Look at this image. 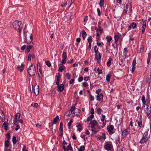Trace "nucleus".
<instances>
[{
	"label": "nucleus",
	"instance_id": "f257e3e1",
	"mask_svg": "<svg viewBox=\"0 0 151 151\" xmlns=\"http://www.w3.org/2000/svg\"><path fill=\"white\" fill-rule=\"evenodd\" d=\"M12 25L14 29L19 33H21L22 28V23L20 21L16 20L14 22Z\"/></svg>",
	"mask_w": 151,
	"mask_h": 151
},
{
	"label": "nucleus",
	"instance_id": "f03ea898",
	"mask_svg": "<svg viewBox=\"0 0 151 151\" xmlns=\"http://www.w3.org/2000/svg\"><path fill=\"white\" fill-rule=\"evenodd\" d=\"M24 42L27 43H30L33 40V37L31 33L27 32L24 33Z\"/></svg>",
	"mask_w": 151,
	"mask_h": 151
},
{
	"label": "nucleus",
	"instance_id": "7ed1b4c3",
	"mask_svg": "<svg viewBox=\"0 0 151 151\" xmlns=\"http://www.w3.org/2000/svg\"><path fill=\"white\" fill-rule=\"evenodd\" d=\"M91 128L92 129V131L96 133L97 132V129L100 128V126L98 125L97 122L94 120L90 121Z\"/></svg>",
	"mask_w": 151,
	"mask_h": 151
},
{
	"label": "nucleus",
	"instance_id": "20e7f679",
	"mask_svg": "<svg viewBox=\"0 0 151 151\" xmlns=\"http://www.w3.org/2000/svg\"><path fill=\"white\" fill-rule=\"evenodd\" d=\"M137 131V129L134 127H133L132 130H131L130 128L129 127L123 131L122 135L124 137H125L129 133H130L131 134H132L135 133Z\"/></svg>",
	"mask_w": 151,
	"mask_h": 151
},
{
	"label": "nucleus",
	"instance_id": "39448f33",
	"mask_svg": "<svg viewBox=\"0 0 151 151\" xmlns=\"http://www.w3.org/2000/svg\"><path fill=\"white\" fill-rule=\"evenodd\" d=\"M28 72L30 76H35L36 73L35 65L32 64L29 68L28 69Z\"/></svg>",
	"mask_w": 151,
	"mask_h": 151
},
{
	"label": "nucleus",
	"instance_id": "423d86ee",
	"mask_svg": "<svg viewBox=\"0 0 151 151\" xmlns=\"http://www.w3.org/2000/svg\"><path fill=\"white\" fill-rule=\"evenodd\" d=\"M126 8L124 10L125 14H130L132 12V6L130 3H127L126 5Z\"/></svg>",
	"mask_w": 151,
	"mask_h": 151
},
{
	"label": "nucleus",
	"instance_id": "0eeeda50",
	"mask_svg": "<svg viewBox=\"0 0 151 151\" xmlns=\"http://www.w3.org/2000/svg\"><path fill=\"white\" fill-rule=\"evenodd\" d=\"M148 132H145L143 134L142 137L139 142L141 144L146 143L148 141Z\"/></svg>",
	"mask_w": 151,
	"mask_h": 151
},
{
	"label": "nucleus",
	"instance_id": "6e6552de",
	"mask_svg": "<svg viewBox=\"0 0 151 151\" xmlns=\"http://www.w3.org/2000/svg\"><path fill=\"white\" fill-rule=\"evenodd\" d=\"M104 149L108 151H110L113 148L112 143L110 142H107L105 143L104 146Z\"/></svg>",
	"mask_w": 151,
	"mask_h": 151
},
{
	"label": "nucleus",
	"instance_id": "1a4fd4ad",
	"mask_svg": "<svg viewBox=\"0 0 151 151\" xmlns=\"http://www.w3.org/2000/svg\"><path fill=\"white\" fill-rule=\"evenodd\" d=\"M107 129L109 134L111 135L113 134L115 131V129L113 125H109L107 127Z\"/></svg>",
	"mask_w": 151,
	"mask_h": 151
},
{
	"label": "nucleus",
	"instance_id": "9d476101",
	"mask_svg": "<svg viewBox=\"0 0 151 151\" xmlns=\"http://www.w3.org/2000/svg\"><path fill=\"white\" fill-rule=\"evenodd\" d=\"M32 91L34 92L36 95H38L39 91V86L35 85L33 87L32 86Z\"/></svg>",
	"mask_w": 151,
	"mask_h": 151
},
{
	"label": "nucleus",
	"instance_id": "9b49d317",
	"mask_svg": "<svg viewBox=\"0 0 151 151\" xmlns=\"http://www.w3.org/2000/svg\"><path fill=\"white\" fill-rule=\"evenodd\" d=\"M38 65V68L37 69V71L38 73V75L39 76L40 78H42V70L41 69V68L40 66V64L39 63H38L37 64Z\"/></svg>",
	"mask_w": 151,
	"mask_h": 151
},
{
	"label": "nucleus",
	"instance_id": "f8f14e48",
	"mask_svg": "<svg viewBox=\"0 0 151 151\" xmlns=\"http://www.w3.org/2000/svg\"><path fill=\"white\" fill-rule=\"evenodd\" d=\"M61 77V75L60 73H57L55 76V78L56 79V85H58Z\"/></svg>",
	"mask_w": 151,
	"mask_h": 151
},
{
	"label": "nucleus",
	"instance_id": "ddd939ff",
	"mask_svg": "<svg viewBox=\"0 0 151 151\" xmlns=\"http://www.w3.org/2000/svg\"><path fill=\"white\" fill-rule=\"evenodd\" d=\"M114 43H116L118 42L121 34L118 32L117 33H114Z\"/></svg>",
	"mask_w": 151,
	"mask_h": 151
},
{
	"label": "nucleus",
	"instance_id": "4468645a",
	"mask_svg": "<svg viewBox=\"0 0 151 151\" xmlns=\"http://www.w3.org/2000/svg\"><path fill=\"white\" fill-rule=\"evenodd\" d=\"M142 21L143 22V24L142 26V34H143L145 32V29L146 27V25L147 23V20H144L143 19H142Z\"/></svg>",
	"mask_w": 151,
	"mask_h": 151
},
{
	"label": "nucleus",
	"instance_id": "2eb2a0df",
	"mask_svg": "<svg viewBox=\"0 0 151 151\" xmlns=\"http://www.w3.org/2000/svg\"><path fill=\"white\" fill-rule=\"evenodd\" d=\"M57 85L58 86L57 90L58 92H62L64 89V85L63 84H62L60 85H59V84L58 85Z\"/></svg>",
	"mask_w": 151,
	"mask_h": 151
},
{
	"label": "nucleus",
	"instance_id": "dca6fc26",
	"mask_svg": "<svg viewBox=\"0 0 151 151\" xmlns=\"http://www.w3.org/2000/svg\"><path fill=\"white\" fill-rule=\"evenodd\" d=\"M103 94L101 93L100 94L97 95L96 96V99L100 102H101L103 101Z\"/></svg>",
	"mask_w": 151,
	"mask_h": 151
},
{
	"label": "nucleus",
	"instance_id": "f3484780",
	"mask_svg": "<svg viewBox=\"0 0 151 151\" xmlns=\"http://www.w3.org/2000/svg\"><path fill=\"white\" fill-rule=\"evenodd\" d=\"M137 24L136 23L132 22L130 24L128 27V30H130L132 29H134L137 27Z\"/></svg>",
	"mask_w": 151,
	"mask_h": 151
},
{
	"label": "nucleus",
	"instance_id": "a211bd4d",
	"mask_svg": "<svg viewBox=\"0 0 151 151\" xmlns=\"http://www.w3.org/2000/svg\"><path fill=\"white\" fill-rule=\"evenodd\" d=\"M106 138V134L105 133H103L102 135H99L97 137V139L100 140L102 139H105Z\"/></svg>",
	"mask_w": 151,
	"mask_h": 151
},
{
	"label": "nucleus",
	"instance_id": "6ab92c4d",
	"mask_svg": "<svg viewBox=\"0 0 151 151\" xmlns=\"http://www.w3.org/2000/svg\"><path fill=\"white\" fill-rule=\"evenodd\" d=\"M87 40L88 42L89 43V45L88 46V48L89 50H90L91 49V44L92 42V38L91 36H89L88 37Z\"/></svg>",
	"mask_w": 151,
	"mask_h": 151
},
{
	"label": "nucleus",
	"instance_id": "aec40b11",
	"mask_svg": "<svg viewBox=\"0 0 151 151\" xmlns=\"http://www.w3.org/2000/svg\"><path fill=\"white\" fill-rule=\"evenodd\" d=\"M24 65L22 64L21 65H18L17 66L18 70L20 72H22L24 69Z\"/></svg>",
	"mask_w": 151,
	"mask_h": 151
},
{
	"label": "nucleus",
	"instance_id": "412c9836",
	"mask_svg": "<svg viewBox=\"0 0 151 151\" xmlns=\"http://www.w3.org/2000/svg\"><path fill=\"white\" fill-rule=\"evenodd\" d=\"M101 54L100 53H98L95 55V57L97 60L98 61H100L101 58Z\"/></svg>",
	"mask_w": 151,
	"mask_h": 151
},
{
	"label": "nucleus",
	"instance_id": "4be33fe9",
	"mask_svg": "<svg viewBox=\"0 0 151 151\" xmlns=\"http://www.w3.org/2000/svg\"><path fill=\"white\" fill-rule=\"evenodd\" d=\"M105 118V116L104 115H102V118L101 119V121L102 122H103L102 124L103 125V126H102L103 127L106 125V121H104Z\"/></svg>",
	"mask_w": 151,
	"mask_h": 151
},
{
	"label": "nucleus",
	"instance_id": "5701e85b",
	"mask_svg": "<svg viewBox=\"0 0 151 151\" xmlns=\"http://www.w3.org/2000/svg\"><path fill=\"white\" fill-rule=\"evenodd\" d=\"M135 126H137V124L138 126L139 127H141L142 125V122H139L138 120H137L135 121Z\"/></svg>",
	"mask_w": 151,
	"mask_h": 151
},
{
	"label": "nucleus",
	"instance_id": "b1692460",
	"mask_svg": "<svg viewBox=\"0 0 151 151\" xmlns=\"http://www.w3.org/2000/svg\"><path fill=\"white\" fill-rule=\"evenodd\" d=\"M15 116L16 117V120L14 123L16 125L17 121L19 120L20 118V114H16Z\"/></svg>",
	"mask_w": 151,
	"mask_h": 151
},
{
	"label": "nucleus",
	"instance_id": "393cba45",
	"mask_svg": "<svg viewBox=\"0 0 151 151\" xmlns=\"http://www.w3.org/2000/svg\"><path fill=\"white\" fill-rule=\"evenodd\" d=\"M35 56L33 54H29L28 56V60L31 61V58L34 59L35 58Z\"/></svg>",
	"mask_w": 151,
	"mask_h": 151
},
{
	"label": "nucleus",
	"instance_id": "a878e982",
	"mask_svg": "<svg viewBox=\"0 0 151 151\" xmlns=\"http://www.w3.org/2000/svg\"><path fill=\"white\" fill-rule=\"evenodd\" d=\"M59 117L58 116H56L53 119V123L54 124H56L58 122V121L59 120Z\"/></svg>",
	"mask_w": 151,
	"mask_h": 151
},
{
	"label": "nucleus",
	"instance_id": "bb28decb",
	"mask_svg": "<svg viewBox=\"0 0 151 151\" xmlns=\"http://www.w3.org/2000/svg\"><path fill=\"white\" fill-rule=\"evenodd\" d=\"M82 34L83 38V40H84L87 35L86 33L84 30H83L82 31Z\"/></svg>",
	"mask_w": 151,
	"mask_h": 151
},
{
	"label": "nucleus",
	"instance_id": "cd10ccee",
	"mask_svg": "<svg viewBox=\"0 0 151 151\" xmlns=\"http://www.w3.org/2000/svg\"><path fill=\"white\" fill-rule=\"evenodd\" d=\"M141 100L143 105L146 104V99L145 96L144 95H142L141 97Z\"/></svg>",
	"mask_w": 151,
	"mask_h": 151
},
{
	"label": "nucleus",
	"instance_id": "c85d7f7f",
	"mask_svg": "<svg viewBox=\"0 0 151 151\" xmlns=\"http://www.w3.org/2000/svg\"><path fill=\"white\" fill-rule=\"evenodd\" d=\"M74 5V4L73 2L69 4L68 7L66 9H70L72 10L73 8Z\"/></svg>",
	"mask_w": 151,
	"mask_h": 151
},
{
	"label": "nucleus",
	"instance_id": "c756f323",
	"mask_svg": "<svg viewBox=\"0 0 151 151\" xmlns=\"http://www.w3.org/2000/svg\"><path fill=\"white\" fill-rule=\"evenodd\" d=\"M112 60V59L111 58H109L106 63L107 65L108 66H110L111 63V62Z\"/></svg>",
	"mask_w": 151,
	"mask_h": 151
},
{
	"label": "nucleus",
	"instance_id": "7c9ffc66",
	"mask_svg": "<svg viewBox=\"0 0 151 151\" xmlns=\"http://www.w3.org/2000/svg\"><path fill=\"white\" fill-rule=\"evenodd\" d=\"M65 68V66L63 65H61L59 68L58 71L59 72H62Z\"/></svg>",
	"mask_w": 151,
	"mask_h": 151
},
{
	"label": "nucleus",
	"instance_id": "2f4dec72",
	"mask_svg": "<svg viewBox=\"0 0 151 151\" xmlns=\"http://www.w3.org/2000/svg\"><path fill=\"white\" fill-rule=\"evenodd\" d=\"M8 123L6 122H4L3 124V126L4 127V129L6 130L8 129Z\"/></svg>",
	"mask_w": 151,
	"mask_h": 151
},
{
	"label": "nucleus",
	"instance_id": "473e14b6",
	"mask_svg": "<svg viewBox=\"0 0 151 151\" xmlns=\"http://www.w3.org/2000/svg\"><path fill=\"white\" fill-rule=\"evenodd\" d=\"M111 76V73H109L108 74L106 77V80L108 82H109L110 81V78Z\"/></svg>",
	"mask_w": 151,
	"mask_h": 151
},
{
	"label": "nucleus",
	"instance_id": "72a5a7b5",
	"mask_svg": "<svg viewBox=\"0 0 151 151\" xmlns=\"http://www.w3.org/2000/svg\"><path fill=\"white\" fill-rule=\"evenodd\" d=\"M94 70L95 71H97L98 72V75H99L102 73V70L100 69L99 68H95Z\"/></svg>",
	"mask_w": 151,
	"mask_h": 151
},
{
	"label": "nucleus",
	"instance_id": "f704fd0d",
	"mask_svg": "<svg viewBox=\"0 0 151 151\" xmlns=\"http://www.w3.org/2000/svg\"><path fill=\"white\" fill-rule=\"evenodd\" d=\"M9 145V141L8 140H6L4 142V146L5 147H8Z\"/></svg>",
	"mask_w": 151,
	"mask_h": 151
},
{
	"label": "nucleus",
	"instance_id": "c9c22d12",
	"mask_svg": "<svg viewBox=\"0 0 151 151\" xmlns=\"http://www.w3.org/2000/svg\"><path fill=\"white\" fill-rule=\"evenodd\" d=\"M94 117V115H90L87 119V121L89 122Z\"/></svg>",
	"mask_w": 151,
	"mask_h": 151
},
{
	"label": "nucleus",
	"instance_id": "e433bc0d",
	"mask_svg": "<svg viewBox=\"0 0 151 151\" xmlns=\"http://www.w3.org/2000/svg\"><path fill=\"white\" fill-rule=\"evenodd\" d=\"M67 54L66 52L65 51H63L62 54V58L63 59H67Z\"/></svg>",
	"mask_w": 151,
	"mask_h": 151
},
{
	"label": "nucleus",
	"instance_id": "4c0bfd02",
	"mask_svg": "<svg viewBox=\"0 0 151 151\" xmlns=\"http://www.w3.org/2000/svg\"><path fill=\"white\" fill-rule=\"evenodd\" d=\"M144 47L143 45H141L139 48V52L141 53L144 51Z\"/></svg>",
	"mask_w": 151,
	"mask_h": 151
},
{
	"label": "nucleus",
	"instance_id": "58836bf2",
	"mask_svg": "<svg viewBox=\"0 0 151 151\" xmlns=\"http://www.w3.org/2000/svg\"><path fill=\"white\" fill-rule=\"evenodd\" d=\"M73 122V119H72L70 120V122H68V127L69 129H70V126Z\"/></svg>",
	"mask_w": 151,
	"mask_h": 151
},
{
	"label": "nucleus",
	"instance_id": "ea45409f",
	"mask_svg": "<svg viewBox=\"0 0 151 151\" xmlns=\"http://www.w3.org/2000/svg\"><path fill=\"white\" fill-rule=\"evenodd\" d=\"M77 127L78 128V131L79 132H81L82 130V127L80 124H78Z\"/></svg>",
	"mask_w": 151,
	"mask_h": 151
},
{
	"label": "nucleus",
	"instance_id": "a19ab883",
	"mask_svg": "<svg viewBox=\"0 0 151 151\" xmlns=\"http://www.w3.org/2000/svg\"><path fill=\"white\" fill-rule=\"evenodd\" d=\"M103 29L101 27H99V28L96 30L97 32L98 33L101 34L103 31Z\"/></svg>",
	"mask_w": 151,
	"mask_h": 151
},
{
	"label": "nucleus",
	"instance_id": "79ce46f5",
	"mask_svg": "<svg viewBox=\"0 0 151 151\" xmlns=\"http://www.w3.org/2000/svg\"><path fill=\"white\" fill-rule=\"evenodd\" d=\"M12 140L13 144H15L17 142L16 137L14 136H13L12 137Z\"/></svg>",
	"mask_w": 151,
	"mask_h": 151
},
{
	"label": "nucleus",
	"instance_id": "37998d69",
	"mask_svg": "<svg viewBox=\"0 0 151 151\" xmlns=\"http://www.w3.org/2000/svg\"><path fill=\"white\" fill-rule=\"evenodd\" d=\"M128 52V51L127 48H125L124 49L123 53L125 56H126Z\"/></svg>",
	"mask_w": 151,
	"mask_h": 151
},
{
	"label": "nucleus",
	"instance_id": "c03bdc74",
	"mask_svg": "<svg viewBox=\"0 0 151 151\" xmlns=\"http://www.w3.org/2000/svg\"><path fill=\"white\" fill-rule=\"evenodd\" d=\"M112 37L111 36H107L106 37L107 41L109 43L112 40Z\"/></svg>",
	"mask_w": 151,
	"mask_h": 151
},
{
	"label": "nucleus",
	"instance_id": "a18cd8bd",
	"mask_svg": "<svg viewBox=\"0 0 151 151\" xmlns=\"http://www.w3.org/2000/svg\"><path fill=\"white\" fill-rule=\"evenodd\" d=\"M65 76L69 80L70 78L71 75L69 73H67L65 75Z\"/></svg>",
	"mask_w": 151,
	"mask_h": 151
},
{
	"label": "nucleus",
	"instance_id": "49530a36",
	"mask_svg": "<svg viewBox=\"0 0 151 151\" xmlns=\"http://www.w3.org/2000/svg\"><path fill=\"white\" fill-rule=\"evenodd\" d=\"M32 46H33L32 45H29L27 47L26 50L28 52L30 51V49Z\"/></svg>",
	"mask_w": 151,
	"mask_h": 151
},
{
	"label": "nucleus",
	"instance_id": "de8ad7c7",
	"mask_svg": "<svg viewBox=\"0 0 151 151\" xmlns=\"http://www.w3.org/2000/svg\"><path fill=\"white\" fill-rule=\"evenodd\" d=\"M104 0H100V2L99 3L100 6L101 7L104 4Z\"/></svg>",
	"mask_w": 151,
	"mask_h": 151
},
{
	"label": "nucleus",
	"instance_id": "09e8293b",
	"mask_svg": "<svg viewBox=\"0 0 151 151\" xmlns=\"http://www.w3.org/2000/svg\"><path fill=\"white\" fill-rule=\"evenodd\" d=\"M94 50L95 51V52L96 54H97V53H99L98 52V48H97V46L96 45L94 47Z\"/></svg>",
	"mask_w": 151,
	"mask_h": 151
},
{
	"label": "nucleus",
	"instance_id": "8fccbe9b",
	"mask_svg": "<svg viewBox=\"0 0 151 151\" xmlns=\"http://www.w3.org/2000/svg\"><path fill=\"white\" fill-rule=\"evenodd\" d=\"M31 106L37 108L38 106V104L36 103H32L31 104Z\"/></svg>",
	"mask_w": 151,
	"mask_h": 151
},
{
	"label": "nucleus",
	"instance_id": "3c124183",
	"mask_svg": "<svg viewBox=\"0 0 151 151\" xmlns=\"http://www.w3.org/2000/svg\"><path fill=\"white\" fill-rule=\"evenodd\" d=\"M45 63L46 65L49 67H50L51 66V64L49 61H45Z\"/></svg>",
	"mask_w": 151,
	"mask_h": 151
},
{
	"label": "nucleus",
	"instance_id": "603ef678",
	"mask_svg": "<svg viewBox=\"0 0 151 151\" xmlns=\"http://www.w3.org/2000/svg\"><path fill=\"white\" fill-rule=\"evenodd\" d=\"M63 124L62 122H61L60 124V131H61V132H63Z\"/></svg>",
	"mask_w": 151,
	"mask_h": 151
},
{
	"label": "nucleus",
	"instance_id": "864d4df0",
	"mask_svg": "<svg viewBox=\"0 0 151 151\" xmlns=\"http://www.w3.org/2000/svg\"><path fill=\"white\" fill-rule=\"evenodd\" d=\"M85 147L84 146L82 145L80 147L79 151H83L85 150Z\"/></svg>",
	"mask_w": 151,
	"mask_h": 151
},
{
	"label": "nucleus",
	"instance_id": "5fc2aeb1",
	"mask_svg": "<svg viewBox=\"0 0 151 151\" xmlns=\"http://www.w3.org/2000/svg\"><path fill=\"white\" fill-rule=\"evenodd\" d=\"M100 34H99V33H97V34H96V41H99V36H100Z\"/></svg>",
	"mask_w": 151,
	"mask_h": 151
},
{
	"label": "nucleus",
	"instance_id": "6e6d98bb",
	"mask_svg": "<svg viewBox=\"0 0 151 151\" xmlns=\"http://www.w3.org/2000/svg\"><path fill=\"white\" fill-rule=\"evenodd\" d=\"M67 148L68 150H69L70 151L73 150V148H72V147H71V146L70 144H69L68 145V146L67 147Z\"/></svg>",
	"mask_w": 151,
	"mask_h": 151
},
{
	"label": "nucleus",
	"instance_id": "4d7b16f0",
	"mask_svg": "<svg viewBox=\"0 0 151 151\" xmlns=\"http://www.w3.org/2000/svg\"><path fill=\"white\" fill-rule=\"evenodd\" d=\"M83 79V77H79L78 78V81L79 82H81Z\"/></svg>",
	"mask_w": 151,
	"mask_h": 151
},
{
	"label": "nucleus",
	"instance_id": "13d9d810",
	"mask_svg": "<svg viewBox=\"0 0 151 151\" xmlns=\"http://www.w3.org/2000/svg\"><path fill=\"white\" fill-rule=\"evenodd\" d=\"M102 111V110L100 108H98L97 109V113H101Z\"/></svg>",
	"mask_w": 151,
	"mask_h": 151
},
{
	"label": "nucleus",
	"instance_id": "bf43d9fd",
	"mask_svg": "<svg viewBox=\"0 0 151 151\" xmlns=\"http://www.w3.org/2000/svg\"><path fill=\"white\" fill-rule=\"evenodd\" d=\"M136 110L139 113V111H140L141 110V107L138 106L136 107Z\"/></svg>",
	"mask_w": 151,
	"mask_h": 151
},
{
	"label": "nucleus",
	"instance_id": "052dcab7",
	"mask_svg": "<svg viewBox=\"0 0 151 151\" xmlns=\"http://www.w3.org/2000/svg\"><path fill=\"white\" fill-rule=\"evenodd\" d=\"M72 2H73L72 0H67V1L66 2L67 4L68 5L70 4Z\"/></svg>",
	"mask_w": 151,
	"mask_h": 151
},
{
	"label": "nucleus",
	"instance_id": "680f3d73",
	"mask_svg": "<svg viewBox=\"0 0 151 151\" xmlns=\"http://www.w3.org/2000/svg\"><path fill=\"white\" fill-rule=\"evenodd\" d=\"M89 98L90 99L91 101H93L94 99V97L92 96V95L91 94H89Z\"/></svg>",
	"mask_w": 151,
	"mask_h": 151
},
{
	"label": "nucleus",
	"instance_id": "e2e57ef3",
	"mask_svg": "<svg viewBox=\"0 0 151 151\" xmlns=\"http://www.w3.org/2000/svg\"><path fill=\"white\" fill-rule=\"evenodd\" d=\"M97 12L99 16H100L101 15V12L99 8L97 9Z\"/></svg>",
	"mask_w": 151,
	"mask_h": 151
},
{
	"label": "nucleus",
	"instance_id": "0e129e2a",
	"mask_svg": "<svg viewBox=\"0 0 151 151\" xmlns=\"http://www.w3.org/2000/svg\"><path fill=\"white\" fill-rule=\"evenodd\" d=\"M6 137L8 139L7 140H8L9 141L10 139V134L9 133H8L6 134Z\"/></svg>",
	"mask_w": 151,
	"mask_h": 151
},
{
	"label": "nucleus",
	"instance_id": "69168bd1",
	"mask_svg": "<svg viewBox=\"0 0 151 151\" xmlns=\"http://www.w3.org/2000/svg\"><path fill=\"white\" fill-rule=\"evenodd\" d=\"M101 91V89H99L96 91V93L97 94V95L99 94L100 93V92Z\"/></svg>",
	"mask_w": 151,
	"mask_h": 151
},
{
	"label": "nucleus",
	"instance_id": "338daca9",
	"mask_svg": "<svg viewBox=\"0 0 151 151\" xmlns=\"http://www.w3.org/2000/svg\"><path fill=\"white\" fill-rule=\"evenodd\" d=\"M75 81V79L74 78L72 79L70 81H69V83L70 84H73Z\"/></svg>",
	"mask_w": 151,
	"mask_h": 151
},
{
	"label": "nucleus",
	"instance_id": "774afa93",
	"mask_svg": "<svg viewBox=\"0 0 151 151\" xmlns=\"http://www.w3.org/2000/svg\"><path fill=\"white\" fill-rule=\"evenodd\" d=\"M22 151H28L27 147L26 146H24L22 148Z\"/></svg>",
	"mask_w": 151,
	"mask_h": 151
}]
</instances>
